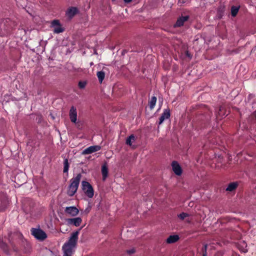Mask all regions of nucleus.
I'll return each mask as SVG.
<instances>
[{
	"label": "nucleus",
	"instance_id": "nucleus-1",
	"mask_svg": "<svg viewBox=\"0 0 256 256\" xmlns=\"http://www.w3.org/2000/svg\"><path fill=\"white\" fill-rule=\"evenodd\" d=\"M79 231L80 230L72 232L68 242L63 245L62 248L64 252L63 256H72L74 253L78 240Z\"/></svg>",
	"mask_w": 256,
	"mask_h": 256
},
{
	"label": "nucleus",
	"instance_id": "nucleus-2",
	"mask_svg": "<svg viewBox=\"0 0 256 256\" xmlns=\"http://www.w3.org/2000/svg\"><path fill=\"white\" fill-rule=\"evenodd\" d=\"M82 176L81 174H78L74 177H73L70 180V184L67 190V194L70 196H72L74 195L78 190L80 182Z\"/></svg>",
	"mask_w": 256,
	"mask_h": 256
},
{
	"label": "nucleus",
	"instance_id": "nucleus-3",
	"mask_svg": "<svg viewBox=\"0 0 256 256\" xmlns=\"http://www.w3.org/2000/svg\"><path fill=\"white\" fill-rule=\"evenodd\" d=\"M82 188L86 195L89 198H92L94 195V191L92 185L86 181H82Z\"/></svg>",
	"mask_w": 256,
	"mask_h": 256
},
{
	"label": "nucleus",
	"instance_id": "nucleus-4",
	"mask_svg": "<svg viewBox=\"0 0 256 256\" xmlns=\"http://www.w3.org/2000/svg\"><path fill=\"white\" fill-rule=\"evenodd\" d=\"M31 234L35 238L41 241L44 240L47 237L46 233L40 228H32Z\"/></svg>",
	"mask_w": 256,
	"mask_h": 256
},
{
	"label": "nucleus",
	"instance_id": "nucleus-5",
	"mask_svg": "<svg viewBox=\"0 0 256 256\" xmlns=\"http://www.w3.org/2000/svg\"><path fill=\"white\" fill-rule=\"evenodd\" d=\"M51 27L54 28V32L60 34L64 30V28L62 26L59 20H54L51 22Z\"/></svg>",
	"mask_w": 256,
	"mask_h": 256
},
{
	"label": "nucleus",
	"instance_id": "nucleus-6",
	"mask_svg": "<svg viewBox=\"0 0 256 256\" xmlns=\"http://www.w3.org/2000/svg\"><path fill=\"white\" fill-rule=\"evenodd\" d=\"M8 198L5 194L0 192V211L4 210L8 205Z\"/></svg>",
	"mask_w": 256,
	"mask_h": 256
},
{
	"label": "nucleus",
	"instance_id": "nucleus-7",
	"mask_svg": "<svg viewBox=\"0 0 256 256\" xmlns=\"http://www.w3.org/2000/svg\"><path fill=\"white\" fill-rule=\"evenodd\" d=\"M101 147L99 146H90L84 149L82 152V154H92L94 152H96L100 150Z\"/></svg>",
	"mask_w": 256,
	"mask_h": 256
},
{
	"label": "nucleus",
	"instance_id": "nucleus-8",
	"mask_svg": "<svg viewBox=\"0 0 256 256\" xmlns=\"http://www.w3.org/2000/svg\"><path fill=\"white\" fill-rule=\"evenodd\" d=\"M26 174L24 173L20 172L14 176V182L18 185H22L26 182Z\"/></svg>",
	"mask_w": 256,
	"mask_h": 256
},
{
	"label": "nucleus",
	"instance_id": "nucleus-9",
	"mask_svg": "<svg viewBox=\"0 0 256 256\" xmlns=\"http://www.w3.org/2000/svg\"><path fill=\"white\" fill-rule=\"evenodd\" d=\"M10 20L6 18L0 21V29L1 30L7 32L10 30L9 22Z\"/></svg>",
	"mask_w": 256,
	"mask_h": 256
},
{
	"label": "nucleus",
	"instance_id": "nucleus-10",
	"mask_svg": "<svg viewBox=\"0 0 256 256\" xmlns=\"http://www.w3.org/2000/svg\"><path fill=\"white\" fill-rule=\"evenodd\" d=\"M78 210L76 206H68L65 209V212L72 216H74L78 214Z\"/></svg>",
	"mask_w": 256,
	"mask_h": 256
},
{
	"label": "nucleus",
	"instance_id": "nucleus-11",
	"mask_svg": "<svg viewBox=\"0 0 256 256\" xmlns=\"http://www.w3.org/2000/svg\"><path fill=\"white\" fill-rule=\"evenodd\" d=\"M70 118L72 122L76 123L77 120V112L76 108L72 106L70 110Z\"/></svg>",
	"mask_w": 256,
	"mask_h": 256
},
{
	"label": "nucleus",
	"instance_id": "nucleus-12",
	"mask_svg": "<svg viewBox=\"0 0 256 256\" xmlns=\"http://www.w3.org/2000/svg\"><path fill=\"white\" fill-rule=\"evenodd\" d=\"M188 16H181L176 20V24H174V28L180 27L182 26L184 22L189 19Z\"/></svg>",
	"mask_w": 256,
	"mask_h": 256
},
{
	"label": "nucleus",
	"instance_id": "nucleus-13",
	"mask_svg": "<svg viewBox=\"0 0 256 256\" xmlns=\"http://www.w3.org/2000/svg\"><path fill=\"white\" fill-rule=\"evenodd\" d=\"M172 170L178 176L181 175L182 173V170L180 166L177 162H172Z\"/></svg>",
	"mask_w": 256,
	"mask_h": 256
},
{
	"label": "nucleus",
	"instance_id": "nucleus-14",
	"mask_svg": "<svg viewBox=\"0 0 256 256\" xmlns=\"http://www.w3.org/2000/svg\"><path fill=\"white\" fill-rule=\"evenodd\" d=\"M66 222L68 224H73L76 226H78L82 222V219L80 217H77L76 218H68L66 220Z\"/></svg>",
	"mask_w": 256,
	"mask_h": 256
},
{
	"label": "nucleus",
	"instance_id": "nucleus-15",
	"mask_svg": "<svg viewBox=\"0 0 256 256\" xmlns=\"http://www.w3.org/2000/svg\"><path fill=\"white\" fill-rule=\"evenodd\" d=\"M170 110L169 109H165L159 118L158 124H162L166 119H168L170 117Z\"/></svg>",
	"mask_w": 256,
	"mask_h": 256
},
{
	"label": "nucleus",
	"instance_id": "nucleus-16",
	"mask_svg": "<svg viewBox=\"0 0 256 256\" xmlns=\"http://www.w3.org/2000/svg\"><path fill=\"white\" fill-rule=\"evenodd\" d=\"M78 12V8L76 7H71L66 12V15L70 18H72Z\"/></svg>",
	"mask_w": 256,
	"mask_h": 256
},
{
	"label": "nucleus",
	"instance_id": "nucleus-17",
	"mask_svg": "<svg viewBox=\"0 0 256 256\" xmlns=\"http://www.w3.org/2000/svg\"><path fill=\"white\" fill-rule=\"evenodd\" d=\"M179 240V236L178 235H172L168 236L166 239V242L168 244H172L177 242Z\"/></svg>",
	"mask_w": 256,
	"mask_h": 256
},
{
	"label": "nucleus",
	"instance_id": "nucleus-18",
	"mask_svg": "<svg viewBox=\"0 0 256 256\" xmlns=\"http://www.w3.org/2000/svg\"><path fill=\"white\" fill-rule=\"evenodd\" d=\"M238 186V182H232L228 184L226 188V191L232 192Z\"/></svg>",
	"mask_w": 256,
	"mask_h": 256
},
{
	"label": "nucleus",
	"instance_id": "nucleus-19",
	"mask_svg": "<svg viewBox=\"0 0 256 256\" xmlns=\"http://www.w3.org/2000/svg\"><path fill=\"white\" fill-rule=\"evenodd\" d=\"M102 180H104L108 176V168L106 164H104L102 166Z\"/></svg>",
	"mask_w": 256,
	"mask_h": 256
},
{
	"label": "nucleus",
	"instance_id": "nucleus-20",
	"mask_svg": "<svg viewBox=\"0 0 256 256\" xmlns=\"http://www.w3.org/2000/svg\"><path fill=\"white\" fill-rule=\"evenodd\" d=\"M70 167V164L68 158H65L64 161V173H66V176H68V170Z\"/></svg>",
	"mask_w": 256,
	"mask_h": 256
},
{
	"label": "nucleus",
	"instance_id": "nucleus-21",
	"mask_svg": "<svg viewBox=\"0 0 256 256\" xmlns=\"http://www.w3.org/2000/svg\"><path fill=\"white\" fill-rule=\"evenodd\" d=\"M0 248L6 253H8V248L7 244L0 238Z\"/></svg>",
	"mask_w": 256,
	"mask_h": 256
},
{
	"label": "nucleus",
	"instance_id": "nucleus-22",
	"mask_svg": "<svg viewBox=\"0 0 256 256\" xmlns=\"http://www.w3.org/2000/svg\"><path fill=\"white\" fill-rule=\"evenodd\" d=\"M156 97L154 96L152 97L150 100L149 101L148 104L150 110H152L154 108L156 102Z\"/></svg>",
	"mask_w": 256,
	"mask_h": 256
},
{
	"label": "nucleus",
	"instance_id": "nucleus-23",
	"mask_svg": "<svg viewBox=\"0 0 256 256\" xmlns=\"http://www.w3.org/2000/svg\"><path fill=\"white\" fill-rule=\"evenodd\" d=\"M96 76L98 78V80L100 83H102L105 77V73L103 71L98 72L96 74Z\"/></svg>",
	"mask_w": 256,
	"mask_h": 256
},
{
	"label": "nucleus",
	"instance_id": "nucleus-24",
	"mask_svg": "<svg viewBox=\"0 0 256 256\" xmlns=\"http://www.w3.org/2000/svg\"><path fill=\"white\" fill-rule=\"evenodd\" d=\"M135 140V137L134 134H131L126 140V144L129 146L132 145V142Z\"/></svg>",
	"mask_w": 256,
	"mask_h": 256
},
{
	"label": "nucleus",
	"instance_id": "nucleus-25",
	"mask_svg": "<svg viewBox=\"0 0 256 256\" xmlns=\"http://www.w3.org/2000/svg\"><path fill=\"white\" fill-rule=\"evenodd\" d=\"M240 8V6H232L231 8V14L232 16H236L237 14L238 10Z\"/></svg>",
	"mask_w": 256,
	"mask_h": 256
},
{
	"label": "nucleus",
	"instance_id": "nucleus-26",
	"mask_svg": "<svg viewBox=\"0 0 256 256\" xmlns=\"http://www.w3.org/2000/svg\"><path fill=\"white\" fill-rule=\"evenodd\" d=\"M189 214L186 212H182L178 215V217L182 220H184L186 217L188 216Z\"/></svg>",
	"mask_w": 256,
	"mask_h": 256
},
{
	"label": "nucleus",
	"instance_id": "nucleus-27",
	"mask_svg": "<svg viewBox=\"0 0 256 256\" xmlns=\"http://www.w3.org/2000/svg\"><path fill=\"white\" fill-rule=\"evenodd\" d=\"M86 84V82L85 81H80L78 82V87L80 88H84Z\"/></svg>",
	"mask_w": 256,
	"mask_h": 256
},
{
	"label": "nucleus",
	"instance_id": "nucleus-28",
	"mask_svg": "<svg viewBox=\"0 0 256 256\" xmlns=\"http://www.w3.org/2000/svg\"><path fill=\"white\" fill-rule=\"evenodd\" d=\"M42 115H38L36 118V120L38 122H42Z\"/></svg>",
	"mask_w": 256,
	"mask_h": 256
},
{
	"label": "nucleus",
	"instance_id": "nucleus-29",
	"mask_svg": "<svg viewBox=\"0 0 256 256\" xmlns=\"http://www.w3.org/2000/svg\"><path fill=\"white\" fill-rule=\"evenodd\" d=\"M207 248H208V244H205L204 245V246H203V248H202V251L203 252H206Z\"/></svg>",
	"mask_w": 256,
	"mask_h": 256
},
{
	"label": "nucleus",
	"instance_id": "nucleus-30",
	"mask_svg": "<svg viewBox=\"0 0 256 256\" xmlns=\"http://www.w3.org/2000/svg\"><path fill=\"white\" fill-rule=\"evenodd\" d=\"M134 252H135V250L134 248L127 250V252L128 254H132L134 253Z\"/></svg>",
	"mask_w": 256,
	"mask_h": 256
},
{
	"label": "nucleus",
	"instance_id": "nucleus-31",
	"mask_svg": "<svg viewBox=\"0 0 256 256\" xmlns=\"http://www.w3.org/2000/svg\"><path fill=\"white\" fill-rule=\"evenodd\" d=\"M132 0H124L125 3L128 4Z\"/></svg>",
	"mask_w": 256,
	"mask_h": 256
},
{
	"label": "nucleus",
	"instance_id": "nucleus-32",
	"mask_svg": "<svg viewBox=\"0 0 256 256\" xmlns=\"http://www.w3.org/2000/svg\"><path fill=\"white\" fill-rule=\"evenodd\" d=\"M202 256H207V252H203Z\"/></svg>",
	"mask_w": 256,
	"mask_h": 256
},
{
	"label": "nucleus",
	"instance_id": "nucleus-33",
	"mask_svg": "<svg viewBox=\"0 0 256 256\" xmlns=\"http://www.w3.org/2000/svg\"><path fill=\"white\" fill-rule=\"evenodd\" d=\"M198 40V38L196 39V40H195V41Z\"/></svg>",
	"mask_w": 256,
	"mask_h": 256
}]
</instances>
